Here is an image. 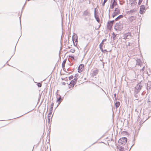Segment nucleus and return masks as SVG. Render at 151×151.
I'll return each mask as SVG.
<instances>
[{"mask_svg":"<svg viewBox=\"0 0 151 151\" xmlns=\"http://www.w3.org/2000/svg\"><path fill=\"white\" fill-rule=\"evenodd\" d=\"M105 3H104V2H103V3L102 4V6H104V4H105Z\"/></svg>","mask_w":151,"mask_h":151,"instance_id":"c9c22d12","label":"nucleus"},{"mask_svg":"<svg viewBox=\"0 0 151 151\" xmlns=\"http://www.w3.org/2000/svg\"><path fill=\"white\" fill-rule=\"evenodd\" d=\"M70 51L73 53L74 52H75V50L74 49H71L70 50Z\"/></svg>","mask_w":151,"mask_h":151,"instance_id":"c85d7f7f","label":"nucleus"},{"mask_svg":"<svg viewBox=\"0 0 151 151\" xmlns=\"http://www.w3.org/2000/svg\"><path fill=\"white\" fill-rule=\"evenodd\" d=\"M59 97L57 99V102H59L58 104V105L60 104V103L62 101V99L61 96L60 95H59Z\"/></svg>","mask_w":151,"mask_h":151,"instance_id":"f3484780","label":"nucleus"},{"mask_svg":"<svg viewBox=\"0 0 151 151\" xmlns=\"http://www.w3.org/2000/svg\"><path fill=\"white\" fill-rule=\"evenodd\" d=\"M95 18L96 19L97 21L98 22H99V19L97 17H96V9H95Z\"/></svg>","mask_w":151,"mask_h":151,"instance_id":"393cba45","label":"nucleus"},{"mask_svg":"<svg viewBox=\"0 0 151 151\" xmlns=\"http://www.w3.org/2000/svg\"><path fill=\"white\" fill-rule=\"evenodd\" d=\"M71 57L72 58H74V57L73 56Z\"/></svg>","mask_w":151,"mask_h":151,"instance_id":"ea45409f","label":"nucleus"},{"mask_svg":"<svg viewBox=\"0 0 151 151\" xmlns=\"http://www.w3.org/2000/svg\"><path fill=\"white\" fill-rule=\"evenodd\" d=\"M100 49L101 50V51L104 53H105L107 52V50H104L102 48V47H99Z\"/></svg>","mask_w":151,"mask_h":151,"instance_id":"aec40b11","label":"nucleus"},{"mask_svg":"<svg viewBox=\"0 0 151 151\" xmlns=\"http://www.w3.org/2000/svg\"><path fill=\"white\" fill-rule=\"evenodd\" d=\"M98 72V70H94L93 72L92 75L93 76H95L97 74Z\"/></svg>","mask_w":151,"mask_h":151,"instance_id":"dca6fc26","label":"nucleus"},{"mask_svg":"<svg viewBox=\"0 0 151 151\" xmlns=\"http://www.w3.org/2000/svg\"><path fill=\"white\" fill-rule=\"evenodd\" d=\"M106 39H104L101 42V44H100L99 45V47H103V44H104V41H106Z\"/></svg>","mask_w":151,"mask_h":151,"instance_id":"6ab92c4d","label":"nucleus"},{"mask_svg":"<svg viewBox=\"0 0 151 151\" xmlns=\"http://www.w3.org/2000/svg\"><path fill=\"white\" fill-rule=\"evenodd\" d=\"M110 10H109V12Z\"/></svg>","mask_w":151,"mask_h":151,"instance_id":"79ce46f5","label":"nucleus"},{"mask_svg":"<svg viewBox=\"0 0 151 151\" xmlns=\"http://www.w3.org/2000/svg\"><path fill=\"white\" fill-rule=\"evenodd\" d=\"M113 24H112L110 23L109 22H108L107 25V27L108 29H110L112 28Z\"/></svg>","mask_w":151,"mask_h":151,"instance_id":"ddd939ff","label":"nucleus"},{"mask_svg":"<svg viewBox=\"0 0 151 151\" xmlns=\"http://www.w3.org/2000/svg\"><path fill=\"white\" fill-rule=\"evenodd\" d=\"M51 113L50 112V113H49L48 115V120H49V122L50 121V115H51Z\"/></svg>","mask_w":151,"mask_h":151,"instance_id":"a878e982","label":"nucleus"},{"mask_svg":"<svg viewBox=\"0 0 151 151\" xmlns=\"http://www.w3.org/2000/svg\"><path fill=\"white\" fill-rule=\"evenodd\" d=\"M63 84L64 85H65V83L64 82V83H63Z\"/></svg>","mask_w":151,"mask_h":151,"instance_id":"58836bf2","label":"nucleus"},{"mask_svg":"<svg viewBox=\"0 0 151 151\" xmlns=\"http://www.w3.org/2000/svg\"><path fill=\"white\" fill-rule=\"evenodd\" d=\"M130 43H129V44H128V45H129Z\"/></svg>","mask_w":151,"mask_h":151,"instance_id":"a19ab883","label":"nucleus"},{"mask_svg":"<svg viewBox=\"0 0 151 151\" xmlns=\"http://www.w3.org/2000/svg\"><path fill=\"white\" fill-rule=\"evenodd\" d=\"M78 76V74H76L74 76V78L73 80L76 81L78 79L77 78Z\"/></svg>","mask_w":151,"mask_h":151,"instance_id":"412c9836","label":"nucleus"},{"mask_svg":"<svg viewBox=\"0 0 151 151\" xmlns=\"http://www.w3.org/2000/svg\"><path fill=\"white\" fill-rule=\"evenodd\" d=\"M137 12L136 9H133V10H131L129 11H128L127 12V14H134L136 13Z\"/></svg>","mask_w":151,"mask_h":151,"instance_id":"9d476101","label":"nucleus"},{"mask_svg":"<svg viewBox=\"0 0 151 151\" xmlns=\"http://www.w3.org/2000/svg\"><path fill=\"white\" fill-rule=\"evenodd\" d=\"M83 16L84 17H89L91 16V14L88 10L87 9L83 12Z\"/></svg>","mask_w":151,"mask_h":151,"instance_id":"20e7f679","label":"nucleus"},{"mask_svg":"<svg viewBox=\"0 0 151 151\" xmlns=\"http://www.w3.org/2000/svg\"><path fill=\"white\" fill-rule=\"evenodd\" d=\"M142 86L140 84L138 83L135 88V92L136 94L138 93L141 90Z\"/></svg>","mask_w":151,"mask_h":151,"instance_id":"f03ea898","label":"nucleus"},{"mask_svg":"<svg viewBox=\"0 0 151 151\" xmlns=\"http://www.w3.org/2000/svg\"><path fill=\"white\" fill-rule=\"evenodd\" d=\"M84 67V65L83 64H81L78 68V71L79 73H80L82 71V69Z\"/></svg>","mask_w":151,"mask_h":151,"instance_id":"423d86ee","label":"nucleus"},{"mask_svg":"<svg viewBox=\"0 0 151 151\" xmlns=\"http://www.w3.org/2000/svg\"><path fill=\"white\" fill-rule=\"evenodd\" d=\"M116 37V35H114V36H113V39H115V37Z\"/></svg>","mask_w":151,"mask_h":151,"instance_id":"72a5a7b5","label":"nucleus"},{"mask_svg":"<svg viewBox=\"0 0 151 151\" xmlns=\"http://www.w3.org/2000/svg\"><path fill=\"white\" fill-rule=\"evenodd\" d=\"M123 17V16L122 15H120L115 19V20L116 21L118 20L119 19L122 18Z\"/></svg>","mask_w":151,"mask_h":151,"instance_id":"a211bd4d","label":"nucleus"},{"mask_svg":"<svg viewBox=\"0 0 151 151\" xmlns=\"http://www.w3.org/2000/svg\"><path fill=\"white\" fill-rule=\"evenodd\" d=\"M37 86L39 87H41L42 86V84L40 83H38Z\"/></svg>","mask_w":151,"mask_h":151,"instance_id":"bb28decb","label":"nucleus"},{"mask_svg":"<svg viewBox=\"0 0 151 151\" xmlns=\"http://www.w3.org/2000/svg\"><path fill=\"white\" fill-rule=\"evenodd\" d=\"M120 102L117 101L115 103V106L116 108L118 107L120 105Z\"/></svg>","mask_w":151,"mask_h":151,"instance_id":"4be33fe9","label":"nucleus"},{"mask_svg":"<svg viewBox=\"0 0 151 151\" xmlns=\"http://www.w3.org/2000/svg\"><path fill=\"white\" fill-rule=\"evenodd\" d=\"M136 17H134L133 16H132L130 17L129 18H128L129 21L130 22H132L135 19Z\"/></svg>","mask_w":151,"mask_h":151,"instance_id":"6e6552de","label":"nucleus"},{"mask_svg":"<svg viewBox=\"0 0 151 151\" xmlns=\"http://www.w3.org/2000/svg\"><path fill=\"white\" fill-rule=\"evenodd\" d=\"M116 93H115V94H114V97H115V99H116Z\"/></svg>","mask_w":151,"mask_h":151,"instance_id":"e433bc0d","label":"nucleus"},{"mask_svg":"<svg viewBox=\"0 0 151 151\" xmlns=\"http://www.w3.org/2000/svg\"><path fill=\"white\" fill-rule=\"evenodd\" d=\"M145 6L144 5H142L140 8L139 13L141 14H142L144 12V11L145 9Z\"/></svg>","mask_w":151,"mask_h":151,"instance_id":"0eeeda50","label":"nucleus"},{"mask_svg":"<svg viewBox=\"0 0 151 151\" xmlns=\"http://www.w3.org/2000/svg\"><path fill=\"white\" fill-rule=\"evenodd\" d=\"M117 147L119 151H123L124 150V148L121 146L119 145Z\"/></svg>","mask_w":151,"mask_h":151,"instance_id":"4468645a","label":"nucleus"},{"mask_svg":"<svg viewBox=\"0 0 151 151\" xmlns=\"http://www.w3.org/2000/svg\"><path fill=\"white\" fill-rule=\"evenodd\" d=\"M116 4L117 3L114 0L113 2V3L111 6V9H113L114 8V6H116Z\"/></svg>","mask_w":151,"mask_h":151,"instance_id":"2eb2a0df","label":"nucleus"},{"mask_svg":"<svg viewBox=\"0 0 151 151\" xmlns=\"http://www.w3.org/2000/svg\"><path fill=\"white\" fill-rule=\"evenodd\" d=\"M76 82L75 80H72L70 82L69 85H70L71 86H72V87H73L75 84L76 83Z\"/></svg>","mask_w":151,"mask_h":151,"instance_id":"9b49d317","label":"nucleus"},{"mask_svg":"<svg viewBox=\"0 0 151 151\" xmlns=\"http://www.w3.org/2000/svg\"><path fill=\"white\" fill-rule=\"evenodd\" d=\"M47 151H49L50 150L51 151L50 147L49 148L48 147H47Z\"/></svg>","mask_w":151,"mask_h":151,"instance_id":"c756f323","label":"nucleus"},{"mask_svg":"<svg viewBox=\"0 0 151 151\" xmlns=\"http://www.w3.org/2000/svg\"><path fill=\"white\" fill-rule=\"evenodd\" d=\"M53 104H53V103H52V104L51 106H52V108H53Z\"/></svg>","mask_w":151,"mask_h":151,"instance_id":"f704fd0d","label":"nucleus"},{"mask_svg":"<svg viewBox=\"0 0 151 151\" xmlns=\"http://www.w3.org/2000/svg\"><path fill=\"white\" fill-rule=\"evenodd\" d=\"M120 10L118 8L115 9L114 12L112 15V17H114L116 16L119 14Z\"/></svg>","mask_w":151,"mask_h":151,"instance_id":"39448f33","label":"nucleus"},{"mask_svg":"<svg viewBox=\"0 0 151 151\" xmlns=\"http://www.w3.org/2000/svg\"><path fill=\"white\" fill-rule=\"evenodd\" d=\"M73 78V76H71L69 78L70 80H71Z\"/></svg>","mask_w":151,"mask_h":151,"instance_id":"cd10ccee","label":"nucleus"},{"mask_svg":"<svg viewBox=\"0 0 151 151\" xmlns=\"http://www.w3.org/2000/svg\"><path fill=\"white\" fill-rule=\"evenodd\" d=\"M29 0H28V1H29Z\"/></svg>","mask_w":151,"mask_h":151,"instance_id":"37998d69","label":"nucleus"},{"mask_svg":"<svg viewBox=\"0 0 151 151\" xmlns=\"http://www.w3.org/2000/svg\"><path fill=\"white\" fill-rule=\"evenodd\" d=\"M134 96H135V97H136V98H137V94H135V95H134ZM136 100H137V99H137L136 98Z\"/></svg>","mask_w":151,"mask_h":151,"instance_id":"473e14b6","label":"nucleus"},{"mask_svg":"<svg viewBox=\"0 0 151 151\" xmlns=\"http://www.w3.org/2000/svg\"><path fill=\"white\" fill-rule=\"evenodd\" d=\"M77 35L75 34H73L72 37V40L73 42H74V41H75V42H76L77 41Z\"/></svg>","mask_w":151,"mask_h":151,"instance_id":"1a4fd4ad","label":"nucleus"},{"mask_svg":"<svg viewBox=\"0 0 151 151\" xmlns=\"http://www.w3.org/2000/svg\"><path fill=\"white\" fill-rule=\"evenodd\" d=\"M129 34H126L124 36V38L125 39H129V37H130V36L129 35Z\"/></svg>","mask_w":151,"mask_h":151,"instance_id":"5701e85b","label":"nucleus"},{"mask_svg":"<svg viewBox=\"0 0 151 151\" xmlns=\"http://www.w3.org/2000/svg\"><path fill=\"white\" fill-rule=\"evenodd\" d=\"M122 28V25L120 23H116L115 26L114 28L116 30H120Z\"/></svg>","mask_w":151,"mask_h":151,"instance_id":"7ed1b4c3","label":"nucleus"},{"mask_svg":"<svg viewBox=\"0 0 151 151\" xmlns=\"http://www.w3.org/2000/svg\"><path fill=\"white\" fill-rule=\"evenodd\" d=\"M107 1V0H104V3H106Z\"/></svg>","mask_w":151,"mask_h":151,"instance_id":"4c0bfd02","label":"nucleus"},{"mask_svg":"<svg viewBox=\"0 0 151 151\" xmlns=\"http://www.w3.org/2000/svg\"><path fill=\"white\" fill-rule=\"evenodd\" d=\"M142 0H139V2H138V4L139 5H140L141 2H142Z\"/></svg>","mask_w":151,"mask_h":151,"instance_id":"7c9ffc66","label":"nucleus"},{"mask_svg":"<svg viewBox=\"0 0 151 151\" xmlns=\"http://www.w3.org/2000/svg\"><path fill=\"white\" fill-rule=\"evenodd\" d=\"M114 22V20H113L109 22H110V23H111V24H113Z\"/></svg>","mask_w":151,"mask_h":151,"instance_id":"2f4dec72","label":"nucleus"},{"mask_svg":"<svg viewBox=\"0 0 151 151\" xmlns=\"http://www.w3.org/2000/svg\"><path fill=\"white\" fill-rule=\"evenodd\" d=\"M127 141V139L125 137L121 138L118 141V143L121 144L125 145Z\"/></svg>","mask_w":151,"mask_h":151,"instance_id":"f257e3e1","label":"nucleus"},{"mask_svg":"<svg viewBox=\"0 0 151 151\" xmlns=\"http://www.w3.org/2000/svg\"><path fill=\"white\" fill-rule=\"evenodd\" d=\"M147 90H150L151 88V82H148L147 84Z\"/></svg>","mask_w":151,"mask_h":151,"instance_id":"f8f14e48","label":"nucleus"},{"mask_svg":"<svg viewBox=\"0 0 151 151\" xmlns=\"http://www.w3.org/2000/svg\"><path fill=\"white\" fill-rule=\"evenodd\" d=\"M66 60H64L63 61L62 63V67L63 68H64L65 67V64L66 63Z\"/></svg>","mask_w":151,"mask_h":151,"instance_id":"b1692460","label":"nucleus"}]
</instances>
